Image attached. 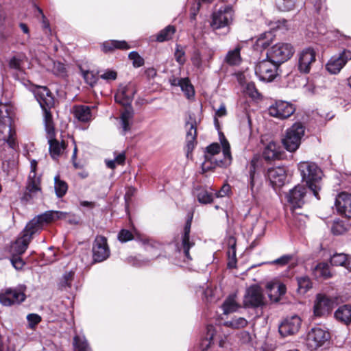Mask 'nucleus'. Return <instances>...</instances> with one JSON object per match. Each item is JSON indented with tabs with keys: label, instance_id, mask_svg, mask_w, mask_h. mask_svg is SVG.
<instances>
[{
	"label": "nucleus",
	"instance_id": "nucleus-1",
	"mask_svg": "<svg viewBox=\"0 0 351 351\" xmlns=\"http://www.w3.org/2000/svg\"><path fill=\"white\" fill-rule=\"evenodd\" d=\"M35 97L44 112V124L47 132V138L49 145V152L53 159H56L64 152L65 144L60 143L55 138V128L52 115L49 109L54 104V99L51 93L45 86H39L35 91Z\"/></svg>",
	"mask_w": 351,
	"mask_h": 351
},
{
	"label": "nucleus",
	"instance_id": "nucleus-2",
	"mask_svg": "<svg viewBox=\"0 0 351 351\" xmlns=\"http://www.w3.org/2000/svg\"><path fill=\"white\" fill-rule=\"evenodd\" d=\"M220 141L223 147L222 155L223 160L216 158L221 152V147L218 143H213L207 147L205 154V161L202 164L204 171L213 169L215 167H226L230 164L231 154L230 145L223 134H220Z\"/></svg>",
	"mask_w": 351,
	"mask_h": 351
},
{
	"label": "nucleus",
	"instance_id": "nucleus-3",
	"mask_svg": "<svg viewBox=\"0 0 351 351\" xmlns=\"http://www.w3.org/2000/svg\"><path fill=\"white\" fill-rule=\"evenodd\" d=\"M298 168L302 182L306 183L313 195L319 199L318 192L320 190L319 182L322 175L321 169L315 162L309 161L300 162Z\"/></svg>",
	"mask_w": 351,
	"mask_h": 351
},
{
	"label": "nucleus",
	"instance_id": "nucleus-4",
	"mask_svg": "<svg viewBox=\"0 0 351 351\" xmlns=\"http://www.w3.org/2000/svg\"><path fill=\"white\" fill-rule=\"evenodd\" d=\"M0 142L6 143L12 149L16 145L11 108L5 104H0Z\"/></svg>",
	"mask_w": 351,
	"mask_h": 351
},
{
	"label": "nucleus",
	"instance_id": "nucleus-5",
	"mask_svg": "<svg viewBox=\"0 0 351 351\" xmlns=\"http://www.w3.org/2000/svg\"><path fill=\"white\" fill-rule=\"evenodd\" d=\"M305 128L301 123H295L286 131L282 138L285 148L290 152H295L300 147L302 138L304 135Z\"/></svg>",
	"mask_w": 351,
	"mask_h": 351
},
{
	"label": "nucleus",
	"instance_id": "nucleus-6",
	"mask_svg": "<svg viewBox=\"0 0 351 351\" xmlns=\"http://www.w3.org/2000/svg\"><path fill=\"white\" fill-rule=\"evenodd\" d=\"M294 52L295 49L291 44L281 42L274 45L268 49L267 57L280 65L289 60Z\"/></svg>",
	"mask_w": 351,
	"mask_h": 351
},
{
	"label": "nucleus",
	"instance_id": "nucleus-7",
	"mask_svg": "<svg viewBox=\"0 0 351 351\" xmlns=\"http://www.w3.org/2000/svg\"><path fill=\"white\" fill-rule=\"evenodd\" d=\"M278 66L279 64L267 57L256 65L255 74L262 81L271 82L277 75Z\"/></svg>",
	"mask_w": 351,
	"mask_h": 351
},
{
	"label": "nucleus",
	"instance_id": "nucleus-8",
	"mask_svg": "<svg viewBox=\"0 0 351 351\" xmlns=\"http://www.w3.org/2000/svg\"><path fill=\"white\" fill-rule=\"evenodd\" d=\"M232 19V8L228 5L221 6L217 11L213 12L210 26L214 30L226 27L228 32V26Z\"/></svg>",
	"mask_w": 351,
	"mask_h": 351
},
{
	"label": "nucleus",
	"instance_id": "nucleus-9",
	"mask_svg": "<svg viewBox=\"0 0 351 351\" xmlns=\"http://www.w3.org/2000/svg\"><path fill=\"white\" fill-rule=\"evenodd\" d=\"M329 338L330 335L328 331L319 327H315L308 332L306 344L310 350H316L322 346Z\"/></svg>",
	"mask_w": 351,
	"mask_h": 351
},
{
	"label": "nucleus",
	"instance_id": "nucleus-10",
	"mask_svg": "<svg viewBox=\"0 0 351 351\" xmlns=\"http://www.w3.org/2000/svg\"><path fill=\"white\" fill-rule=\"evenodd\" d=\"M298 69L302 73H308L316 61V52L312 47H306L297 54Z\"/></svg>",
	"mask_w": 351,
	"mask_h": 351
},
{
	"label": "nucleus",
	"instance_id": "nucleus-11",
	"mask_svg": "<svg viewBox=\"0 0 351 351\" xmlns=\"http://www.w3.org/2000/svg\"><path fill=\"white\" fill-rule=\"evenodd\" d=\"M267 110L270 116L280 119H285L295 112V108L290 102L279 100L271 104Z\"/></svg>",
	"mask_w": 351,
	"mask_h": 351
},
{
	"label": "nucleus",
	"instance_id": "nucleus-12",
	"mask_svg": "<svg viewBox=\"0 0 351 351\" xmlns=\"http://www.w3.org/2000/svg\"><path fill=\"white\" fill-rule=\"evenodd\" d=\"M31 171L29 172L27 186L26 192L25 193V197L29 196V198L34 197L38 193L40 192V179L36 176V169L37 166V162L35 160L31 161Z\"/></svg>",
	"mask_w": 351,
	"mask_h": 351
},
{
	"label": "nucleus",
	"instance_id": "nucleus-13",
	"mask_svg": "<svg viewBox=\"0 0 351 351\" xmlns=\"http://www.w3.org/2000/svg\"><path fill=\"white\" fill-rule=\"evenodd\" d=\"M25 289L24 286H21L19 289H7L0 294V303L4 306H11L23 302L26 297Z\"/></svg>",
	"mask_w": 351,
	"mask_h": 351
},
{
	"label": "nucleus",
	"instance_id": "nucleus-14",
	"mask_svg": "<svg viewBox=\"0 0 351 351\" xmlns=\"http://www.w3.org/2000/svg\"><path fill=\"white\" fill-rule=\"evenodd\" d=\"M243 302L246 306L259 307L263 306L265 297L262 289L257 285L250 287L246 291Z\"/></svg>",
	"mask_w": 351,
	"mask_h": 351
},
{
	"label": "nucleus",
	"instance_id": "nucleus-15",
	"mask_svg": "<svg viewBox=\"0 0 351 351\" xmlns=\"http://www.w3.org/2000/svg\"><path fill=\"white\" fill-rule=\"evenodd\" d=\"M93 258L95 262H101L110 256L107 239L103 236H97L93 244Z\"/></svg>",
	"mask_w": 351,
	"mask_h": 351
},
{
	"label": "nucleus",
	"instance_id": "nucleus-16",
	"mask_svg": "<svg viewBox=\"0 0 351 351\" xmlns=\"http://www.w3.org/2000/svg\"><path fill=\"white\" fill-rule=\"evenodd\" d=\"M301 324L302 320L299 316L287 317L279 325V333L282 337L293 335L299 331Z\"/></svg>",
	"mask_w": 351,
	"mask_h": 351
},
{
	"label": "nucleus",
	"instance_id": "nucleus-17",
	"mask_svg": "<svg viewBox=\"0 0 351 351\" xmlns=\"http://www.w3.org/2000/svg\"><path fill=\"white\" fill-rule=\"evenodd\" d=\"M332 299L324 294H317L313 306V316L322 317L328 315L332 309Z\"/></svg>",
	"mask_w": 351,
	"mask_h": 351
},
{
	"label": "nucleus",
	"instance_id": "nucleus-18",
	"mask_svg": "<svg viewBox=\"0 0 351 351\" xmlns=\"http://www.w3.org/2000/svg\"><path fill=\"white\" fill-rule=\"evenodd\" d=\"M350 60H351V51L344 50L339 56L332 57L326 64V68L330 73L337 74Z\"/></svg>",
	"mask_w": 351,
	"mask_h": 351
},
{
	"label": "nucleus",
	"instance_id": "nucleus-19",
	"mask_svg": "<svg viewBox=\"0 0 351 351\" xmlns=\"http://www.w3.org/2000/svg\"><path fill=\"white\" fill-rule=\"evenodd\" d=\"M136 93V88L133 84L129 83L126 85L121 86L114 96L115 101L122 106H129L130 108Z\"/></svg>",
	"mask_w": 351,
	"mask_h": 351
},
{
	"label": "nucleus",
	"instance_id": "nucleus-20",
	"mask_svg": "<svg viewBox=\"0 0 351 351\" xmlns=\"http://www.w3.org/2000/svg\"><path fill=\"white\" fill-rule=\"evenodd\" d=\"M191 226V219L187 220L181 237L180 243H178L176 245L178 250L179 252L182 251L185 257L189 260L192 259L189 254V250L195 245L194 241L190 238Z\"/></svg>",
	"mask_w": 351,
	"mask_h": 351
},
{
	"label": "nucleus",
	"instance_id": "nucleus-21",
	"mask_svg": "<svg viewBox=\"0 0 351 351\" xmlns=\"http://www.w3.org/2000/svg\"><path fill=\"white\" fill-rule=\"evenodd\" d=\"M221 326H219L208 325L207 326L206 338L202 342V347H205V349H207L211 343H214L215 341L218 342L220 347H223L226 337H222L219 332Z\"/></svg>",
	"mask_w": 351,
	"mask_h": 351
},
{
	"label": "nucleus",
	"instance_id": "nucleus-22",
	"mask_svg": "<svg viewBox=\"0 0 351 351\" xmlns=\"http://www.w3.org/2000/svg\"><path fill=\"white\" fill-rule=\"evenodd\" d=\"M306 192L307 189L304 186L298 184L287 195V200L294 208H301L305 202Z\"/></svg>",
	"mask_w": 351,
	"mask_h": 351
},
{
	"label": "nucleus",
	"instance_id": "nucleus-23",
	"mask_svg": "<svg viewBox=\"0 0 351 351\" xmlns=\"http://www.w3.org/2000/svg\"><path fill=\"white\" fill-rule=\"evenodd\" d=\"M337 211L346 217L351 218V194L346 192L340 193L335 199Z\"/></svg>",
	"mask_w": 351,
	"mask_h": 351
},
{
	"label": "nucleus",
	"instance_id": "nucleus-24",
	"mask_svg": "<svg viewBox=\"0 0 351 351\" xmlns=\"http://www.w3.org/2000/svg\"><path fill=\"white\" fill-rule=\"evenodd\" d=\"M49 223L48 220L45 217V213L38 215L31 220L26 226L23 234L30 237V240L32 239V236L40 231L45 225Z\"/></svg>",
	"mask_w": 351,
	"mask_h": 351
},
{
	"label": "nucleus",
	"instance_id": "nucleus-25",
	"mask_svg": "<svg viewBox=\"0 0 351 351\" xmlns=\"http://www.w3.org/2000/svg\"><path fill=\"white\" fill-rule=\"evenodd\" d=\"M266 287L269 298L274 302H278L280 297L285 294L287 290L286 286L276 280L267 282Z\"/></svg>",
	"mask_w": 351,
	"mask_h": 351
},
{
	"label": "nucleus",
	"instance_id": "nucleus-26",
	"mask_svg": "<svg viewBox=\"0 0 351 351\" xmlns=\"http://www.w3.org/2000/svg\"><path fill=\"white\" fill-rule=\"evenodd\" d=\"M267 176L273 186H281L286 180V171L283 167H277L268 169Z\"/></svg>",
	"mask_w": 351,
	"mask_h": 351
},
{
	"label": "nucleus",
	"instance_id": "nucleus-27",
	"mask_svg": "<svg viewBox=\"0 0 351 351\" xmlns=\"http://www.w3.org/2000/svg\"><path fill=\"white\" fill-rule=\"evenodd\" d=\"M283 154L281 147L274 141L269 142L265 147L263 156L266 160L280 159Z\"/></svg>",
	"mask_w": 351,
	"mask_h": 351
},
{
	"label": "nucleus",
	"instance_id": "nucleus-28",
	"mask_svg": "<svg viewBox=\"0 0 351 351\" xmlns=\"http://www.w3.org/2000/svg\"><path fill=\"white\" fill-rule=\"evenodd\" d=\"M73 113L76 119L80 122L87 123L92 120L91 108L84 105H77L73 108Z\"/></svg>",
	"mask_w": 351,
	"mask_h": 351
},
{
	"label": "nucleus",
	"instance_id": "nucleus-29",
	"mask_svg": "<svg viewBox=\"0 0 351 351\" xmlns=\"http://www.w3.org/2000/svg\"><path fill=\"white\" fill-rule=\"evenodd\" d=\"M330 262L333 266L344 267L351 272V255L344 253H336L331 256Z\"/></svg>",
	"mask_w": 351,
	"mask_h": 351
},
{
	"label": "nucleus",
	"instance_id": "nucleus-30",
	"mask_svg": "<svg viewBox=\"0 0 351 351\" xmlns=\"http://www.w3.org/2000/svg\"><path fill=\"white\" fill-rule=\"evenodd\" d=\"M30 241V237L25 236L24 234L21 237L17 239L11 245V252L12 254L21 255L23 254L27 250Z\"/></svg>",
	"mask_w": 351,
	"mask_h": 351
},
{
	"label": "nucleus",
	"instance_id": "nucleus-31",
	"mask_svg": "<svg viewBox=\"0 0 351 351\" xmlns=\"http://www.w3.org/2000/svg\"><path fill=\"white\" fill-rule=\"evenodd\" d=\"M133 110L131 107L125 108L121 112L120 117V124L122 129L121 134L125 135L127 132L130 130V122L133 118Z\"/></svg>",
	"mask_w": 351,
	"mask_h": 351
},
{
	"label": "nucleus",
	"instance_id": "nucleus-32",
	"mask_svg": "<svg viewBox=\"0 0 351 351\" xmlns=\"http://www.w3.org/2000/svg\"><path fill=\"white\" fill-rule=\"evenodd\" d=\"M130 46L125 40H111L103 43L101 45L102 51L108 53L115 49H129Z\"/></svg>",
	"mask_w": 351,
	"mask_h": 351
},
{
	"label": "nucleus",
	"instance_id": "nucleus-33",
	"mask_svg": "<svg viewBox=\"0 0 351 351\" xmlns=\"http://www.w3.org/2000/svg\"><path fill=\"white\" fill-rule=\"evenodd\" d=\"M237 297L236 293L230 294L223 302L222 309L224 314L228 315L234 313L239 308V304L236 300Z\"/></svg>",
	"mask_w": 351,
	"mask_h": 351
},
{
	"label": "nucleus",
	"instance_id": "nucleus-34",
	"mask_svg": "<svg viewBox=\"0 0 351 351\" xmlns=\"http://www.w3.org/2000/svg\"><path fill=\"white\" fill-rule=\"evenodd\" d=\"M335 317L343 324H349L351 322V306L349 305L339 306L335 312Z\"/></svg>",
	"mask_w": 351,
	"mask_h": 351
},
{
	"label": "nucleus",
	"instance_id": "nucleus-35",
	"mask_svg": "<svg viewBox=\"0 0 351 351\" xmlns=\"http://www.w3.org/2000/svg\"><path fill=\"white\" fill-rule=\"evenodd\" d=\"M195 194L201 204H209L213 200V192L203 186H198L195 189Z\"/></svg>",
	"mask_w": 351,
	"mask_h": 351
},
{
	"label": "nucleus",
	"instance_id": "nucleus-36",
	"mask_svg": "<svg viewBox=\"0 0 351 351\" xmlns=\"http://www.w3.org/2000/svg\"><path fill=\"white\" fill-rule=\"evenodd\" d=\"M313 275L316 278L328 279L332 277L329 265L326 263H318L313 269Z\"/></svg>",
	"mask_w": 351,
	"mask_h": 351
},
{
	"label": "nucleus",
	"instance_id": "nucleus-37",
	"mask_svg": "<svg viewBox=\"0 0 351 351\" xmlns=\"http://www.w3.org/2000/svg\"><path fill=\"white\" fill-rule=\"evenodd\" d=\"M243 92L252 101H257L261 99L262 95L258 89L256 88L254 82L245 83V86L243 84Z\"/></svg>",
	"mask_w": 351,
	"mask_h": 351
},
{
	"label": "nucleus",
	"instance_id": "nucleus-38",
	"mask_svg": "<svg viewBox=\"0 0 351 351\" xmlns=\"http://www.w3.org/2000/svg\"><path fill=\"white\" fill-rule=\"evenodd\" d=\"M185 127L186 129L187 143L189 144L192 143L197 136L196 121L190 117L189 119L186 122Z\"/></svg>",
	"mask_w": 351,
	"mask_h": 351
},
{
	"label": "nucleus",
	"instance_id": "nucleus-39",
	"mask_svg": "<svg viewBox=\"0 0 351 351\" xmlns=\"http://www.w3.org/2000/svg\"><path fill=\"white\" fill-rule=\"evenodd\" d=\"M229 247L227 254L228 258V267L229 268H234L236 267L237 258H236V248H235V240L233 237L229 239Z\"/></svg>",
	"mask_w": 351,
	"mask_h": 351
},
{
	"label": "nucleus",
	"instance_id": "nucleus-40",
	"mask_svg": "<svg viewBox=\"0 0 351 351\" xmlns=\"http://www.w3.org/2000/svg\"><path fill=\"white\" fill-rule=\"evenodd\" d=\"M241 47L237 46L234 49L229 51L226 56L225 60L230 65H237L241 62L240 56Z\"/></svg>",
	"mask_w": 351,
	"mask_h": 351
},
{
	"label": "nucleus",
	"instance_id": "nucleus-41",
	"mask_svg": "<svg viewBox=\"0 0 351 351\" xmlns=\"http://www.w3.org/2000/svg\"><path fill=\"white\" fill-rule=\"evenodd\" d=\"M75 351H91L84 336L75 335L73 338Z\"/></svg>",
	"mask_w": 351,
	"mask_h": 351
},
{
	"label": "nucleus",
	"instance_id": "nucleus-42",
	"mask_svg": "<svg viewBox=\"0 0 351 351\" xmlns=\"http://www.w3.org/2000/svg\"><path fill=\"white\" fill-rule=\"evenodd\" d=\"M80 70L85 82L90 86H94L99 79L97 73L93 71L84 70L81 66L80 67Z\"/></svg>",
	"mask_w": 351,
	"mask_h": 351
},
{
	"label": "nucleus",
	"instance_id": "nucleus-43",
	"mask_svg": "<svg viewBox=\"0 0 351 351\" xmlns=\"http://www.w3.org/2000/svg\"><path fill=\"white\" fill-rule=\"evenodd\" d=\"M176 32L174 26L168 25L165 29H162L156 36V40L158 42H164L169 40L172 38V36Z\"/></svg>",
	"mask_w": 351,
	"mask_h": 351
},
{
	"label": "nucleus",
	"instance_id": "nucleus-44",
	"mask_svg": "<svg viewBox=\"0 0 351 351\" xmlns=\"http://www.w3.org/2000/svg\"><path fill=\"white\" fill-rule=\"evenodd\" d=\"M272 37L273 34L271 32H267L261 34L256 42V49L259 48L265 49L267 47L272 40Z\"/></svg>",
	"mask_w": 351,
	"mask_h": 351
},
{
	"label": "nucleus",
	"instance_id": "nucleus-45",
	"mask_svg": "<svg viewBox=\"0 0 351 351\" xmlns=\"http://www.w3.org/2000/svg\"><path fill=\"white\" fill-rule=\"evenodd\" d=\"M178 85L180 86L182 90L184 93L187 98H190L194 95L193 86L188 78H182L179 80Z\"/></svg>",
	"mask_w": 351,
	"mask_h": 351
},
{
	"label": "nucleus",
	"instance_id": "nucleus-46",
	"mask_svg": "<svg viewBox=\"0 0 351 351\" xmlns=\"http://www.w3.org/2000/svg\"><path fill=\"white\" fill-rule=\"evenodd\" d=\"M24 56L19 54L11 57L8 60V66L10 69L20 71L22 69V64Z\"/></svg>",
	"mask_w": 351,
	"mask_h": 351
},
{
	"label": "nucleus",
	"instance_id": "nucleus-47",
	"mask_svg": "<svg viewBox=\"0 0 351 351\" xmlns=\"http://www.w3.org/2000/svg\"><path fill=\"white\" fill-rule=\"evenodd\" d=\"M54 181V189L58 197H62L67 191V184L64 181L60 180L58 176L55 177Z\"/></svg>",
	"mask_w": 351,
	"mask_h": 351
},
{
	"label": "nucleus",
	"instance_id": "nucleus-48",
	"mask_svg": "<svg viewBox=\"0 0 351 351\" xmlns=\"http://www.w3.org/2000/svg\"><path fill=\"white\" fill-rule=\"evenodd\" d=\"M298 291L305 293L311 287V282L308 277L302 276L298 278Z\"/></svg>",
	"mask_w": 351,
	"mask_h": 351
},
{
	"label": "nucleus",
	"instance_id": "nucleus-49",
	"mask_svg": "<svg viewBox=\"0 0 351 351\" xmlns=\"http://www.w3.org/2000/svg\"><path fill=\"white\" fill-rule=\"evenodd\" d=\"M271 29L273 30H280L285 32L288 30L290 27V23L285 19H280L276 21H273L270 24Z\"/></svg>",
	"mask_w": 351,
	"mask_h": 351
},
{
	"label": "nucleus",
	"instance_id": "nucleus-50",
	"mask_svg": "<svg viewBox=\"0 0 351 351\" xmlns=\"http://www.w3.org/2000/svg\"><path fill=\"white\" fill-rule=\"evenodd\" d=\"M68 213L62 211H47L45 213V217L48 222L56 221L57 219H65Z\"/></svg>",
	"mask_w": 351,
	"mask_h": 351
},
{
	"label": "nucleus",
	"instance_id": "nucleus-51",
	"mask_svg": "<svg viewBox=\"0 0 351 351\" xmlns=\"http://www.w3.org/2000/svg\"><path fill=\"white\" fill-rule=\"evenodd\" d=\"M258 158H254L250 163V186L252 193V195L254 197V176H255V170L256 167L258 166Z\"/></svg>",
	"mask_w": 351,
	"mask_h": 351
},
{
	"label": "nucleus",
	"instance_id": "nucleus-52",
	"mask_svg": "<svg viewBox=\"0 0 351 351\" xmlns=\"http://www.w3.org/2000/svg\"><path fill=\"white\" fill-rule=\"evenodd\" d=\"M53 72L56 75L61 77H64L67 75V70L65 65L60 62H53Z\"/></svg>",
	"mask_w": 351,
	"mask_h": 351
},
{
	"label": "nucleus",
	"instance_id": "nucleus-53",
	"mask_svg": "<svg viewBox=\"0 0 351 351\" xmlns=\"http://www.w3.org/2000/svg\"><path fill=\"white\" fill-rule=\"evenodd\" d=\"M217 291L216 289L207 287L204 291V300L207 302H215L218 300V298L216 296Z\"/></svg>",
	"mask_w": 351,
	"mask_h": 351
},
{
	"label": "nucleus",
	"instance_id": "nucleus-54",
	"mask_svg": "<svg viewBox=\"0 0 351 351\" xmlns=\"http://www.w3.org/2000/svg\"><path fill=\"white\" fill-rule=\"evenodd\" d=\"M73 278V271L65 273L60 280V287L62 288L71 287Z\"/></svg>",
	"mask_w": 351,
	"mask_h": 351
},
{
	"label": "nucleus",
	"instance_id": "nucleus-55",
	"mask_svg": "<svg viewBox=\"0 0 351 351\" xmlns=\"http://www.w3.org/2000/svg\"><path fill=\"white\" fill-rule=\"evenodd\" d=\"M129 58L132 60V64L134 67H140L143 65V58L136 51H132L129 53Z\"/></svg>",
	"mask_w": 351,
	"mask_h": 351
},
{
	"label": "nucleus",
	"instance_id": "nucleus-56",
	"mask_svg": "<svg viewBox=\"0 0 351 351\" xmlns=\"http://www.w3.org/2000/svg\"><path fill=\"white\" fill-rule=\"evenodd\" d=\"M226 114L227 111L226 106L223 104H221L219 109L217 110L215 112V116L214 119L215 125L218 130L219 129V123L217 118L224 117L226 115Z\"/></svg>",
	"mask_w": 351,
	"mask_h": 351
},
{
	"label": "nucleus",
	"instance_id": "nucleus-57",
	"mask_svg": "<svg viewBox=\"0 0 351 351\" xmlns=\"http://www.w3.org/2000/svg\"><path fill=\"white\" fill-rule=\"evenodd\" d=\"M27 319L29 328L32 329L41 321V317L38 314L32 313L27 316Z\"/></svg>",
	"mask_w": 351,
	"mask_h": 351
},
{
	"label": "nucleus",
	"instance_id": "nucleus-58",
	"mask_svg": "<svg viewBox=\"0 0 351 351\" xmlns=\"http://www.w3.org/2000/svg\"><path fill=\"white\" fill-rule=\"evenodd\" d=\"M119 240L123 243L133 239V235L131 232L128 230H122L118 234Z\"/></svg>",
	"mask_w": 351,
	"mask_h": 351
},
{
	"label": "nucleus",
	"instance_id": "nucleus-59",
	"mask_svg": "<svg viewBox=\"0 0 351 351\" xmlns=\"http://www.w3.org/2000/svg\"><path fill=\"white\" fill-rule=\"evenodd\" d=\"M282 4L280 5V9L282 11H289L295 8L297 0H282Z\"/></svg>",
	"mask_w": 351,
	"mask_h": 351
},
{
	"label": "nucleus",
	"instance_id": "nucleus-60",
	"mask_svg": "<svg viewBox=\"0 0 351 351\" xmlns=\"http://www.w3.org/2000/svg\"><path fill=\"white\" fill-rule=\"evenodd\" d=\"M223 325L233 329H239L241 326V317L234 318L230 321L226 322Z\"/></svg>",
	"mask_w": 351,
	"mask_h": 351
},
{
	"label": "nucleus",
	"instance_id": "nucleus-61",
	"mask_svg": "<svg viewBox=\"0 0 351 351\" xmlns=\"http://www.w3.org/2000/svg\"><path fill=\"white\" fill-rule=\"evenodd\" d=\"M291 259H292V256L284 255V256L273 261L272 262H271V263L274 264V265H279L280 266H284V265H287Z\"/></svg>",
	"mask_w": 351,
	"mask_h": 351
},
{
	"label": "nucleus",
	"instance_id": "nucleus-62",
	"mask_svg": "<svg viewBox=\"0 0 351 351\" xmlns=\"http://www.w3.org/2000/svg\"><path fill=\"white\" fill-rule=\"evenodd\" d=\"M100 77L106 81H114L117 77V73L112 70H107L100 75Z\"/></svg>",
	"mask_w": 351,
	"mask_h": 351
},
{
	"label": "nucleus",
	"instance_id": "nucleus-63",
	"mask_svg": "<svg viewBox=\"0 0 351 351\" xmlns=\"http://www.w3.org/2000/svg\"><path fill=\"white\" fill-rule=\"evenodd\" d=\"M185 53L182 49H179V46H177V49L175 52V58L180 64H183L185 62Z\"/></svg>",
	"mask_w": 351,
	"mask_h": 351
},
{
	"label": "nucleus",
	"instance_id": "nucleus-64",
	"mask_svg": "<svg viewBox=\"0 0 351 351\" xmlns=\"http://www.w3.org/2000/svg\"><path fill=\"white\" fill-rule=\"evenodd\" d=\"M12 265L16 269H20L23 267L24 263L23 260L19 257V255H14L11 259Z\"/></svg>",
	"mask_w": 351,
	"mask_h": 351
}]
</instances>
